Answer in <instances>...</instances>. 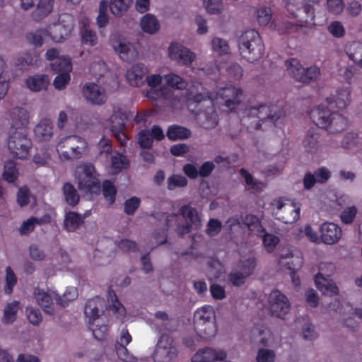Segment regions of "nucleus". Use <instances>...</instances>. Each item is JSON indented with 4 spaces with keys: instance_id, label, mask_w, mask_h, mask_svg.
<instances>
[{
    "instance_id": "28",
    "label": "nucleus",
    "mask_w": 362,
    "mask_h": 362,
    "mask_svg": "<svg viewBox=\"0 0 362 362\" xmlns=\"http://www.w3.org/2000/svg\"><path fill=\"white\" fill-rule=\"evenodd\" d=\"M192 132L189 129L178 124H173L168 127L166 136L170 141L183 140L191 136Z\"/></svg>"
},
{
    "instance_id": "40",
    "label": "nucleus",
    "mask_w": 362,
    "mask_h": 362,
    "mask_svg": "<svg viewBox=\"0 0 362 362\" xmlns=\"http://www.w3.org/2000/svg\"><path fill=\"white\" fill-rule=\"evenodd\" d=\"M239 173L245 179L246 185L253 192H260L262 190V182L254 180L252 175L247 170L240 168Z\"/></svg>"
},
{
    "instance_id": "50",
    "label": "nucleus",
    "mask_w": 362,
    "mask_h": 362,
    "mask_svg": "<svg viewBox=\"0 0 362 362\" xmlns=\"http://www.w3.org/2000/svg\"><path fill=\"white\" fill-rule=\"evenodd\" d=\"M203 3L210 14H219L223 10V0H203Z\"/></svg>"
},
{
    "instance_id": "21",
    "label": "nucleus",
    "mask_w": 362,
    "mask_h": 362,
    "mask_svg": "<svg viewBox=\"0 0 362 362\" xmlns=\"http://www.w3.org/2000/svg\"><path fill=\"white\" fill-rule=\"evenodd\" d=\"M227 356L224 350L216 351L209 347H204L199 350L192 358V362H215L223 361Z\"/></svg>"
},
{
    "instance_id": "17",
    "label": "nucleus",
    "mask_w": 362,
    "mask_h": 362,
    "mask_svg": "<svg viewBox=\"0 0 362 362\" xmlns=\"http://www.w3.org/2000/svg\"><path fill=\"white\" fill-rule=\"evenodd\" d=\"M85 98L93 105H101L107 101V95L104 89L95 83H87L83 87Z\"/></svg>"
},
{
    "instance_id": "20",
    "label": "nucleus",
    "mask_w": 362,
    "mask_h": 362,
    "mask_svg": "<svg viewBox=\"0 0 362 362\" xmlns=\"http://www.w3.org/2000/svg\"><path fill=\"white\" fill-rule=\"evenodd\" d=\"M196 115L200 126L204 129H214L218 123V117L214 105H208L204 110H199Z\"/></svg>"
},
{
    "instance_id": "30",
    "label": "nucleus",
    "mask_w": 362,
    "mask_h": 362,
    "mask_svg": "<svg viewBox=\"0 0 362 362\" xmlns=\"http://www.w3.org/2000/svg\"><path fill=\"white\" fill-rule=\"evenodd\" d=\"M36 3L37 8L32 16L35 21H39L52 11L54 0H39Z\"/></svg>"
},
{
    "instance_id": "45",
    "label": "nucleus",
    "mask_w": 362,
    "mask_h": 362,
    "mask_svg": "<svg viewBox=\"0 0 362 362\" xmlns=\"http://www.w3.org/2000/svg\"><path fill=\"white\" fill-rule=\"evenodd\" d=\"M18 310V303L16 301L7 304L4 309V313L2 321L6 324L13 322L16 318V314Z\"/></svg>"
},
{
    "instance_id": "44",
    "label": "nucleus",
    "mask_w": 362,
    "mask_h": 362,
    "mask_svg": "<svg viewBox=\"0 0 362 362\" xmlns=\"http://www.w3.org/2000/svg\"><path fill=\"white\" fill-rule=\"evenodd\" d=\"M6 63L2 57H0V100L3 99L7 93L9 80L5 74Z\"/></svg>"
},
{
    "instance_id": "61",
    "label": "nucleus",
    "mask_w": 362,
    "mask_h": 362,
    "mask_svg": "<svg viewBox=\"0 0 362 362\" xmlns=\"http://www.w3.org/2000/svg\"><path fill=\"white\" fill-rule=\"evenodd\" d=\"M247 277L240 271L231 272L228 275L229 282L235 287H240L245 283Z\"/></svg>"
},
{
    "instance_id": "35",
    "label": "nucleus",
    "mask_w": 362,
    "mask_h": 362,
    "mask_svg": "<svg viewBox=\"0 0 362 362\" xmlns=\"http://www.w3.org/2000/svg\"><path fill=\"white\" fill-rule=\"evenodd\" d=\"M141 27L144 32L153 34L160 28L157 18L151 14H146L141 21Z\"/></svg>"
},
{
    "instance_id": "62",
    "label": "nucleus",
    "mask_w": 362,
    "mask_h": 362,
    "mask_svg": "<svg viewBox=\"0 0 362 362\" xmlns=\"http://www.w3.org/2000/svg\"><path fill=\"white\" fill-rule=\"evenodd\" d=\"M26 313L27 317L31 324L34 325H37L42 322V314L38 308L28 307L26 308Z\"/></svg>"
},
{
    "instance_id": "33",
    "label": "nucleus",
    "mask_w": 362,
    "mask_h": 362,
    "mask_svg": "<svg viewBox=\"0 0 362 362\" xmlns=\"http://www.w3.org/2000/svg\"><path fill=\"white\" fill-rule=\"evenodd\" d=\"M26 85L32 91H40L47 87L49 83L47 75H35L30 76L26 79Z\"/></svg>"
},
{
    "instance_id": "19",
    "label": "nucleus",
    "mask_w": 362,
    "mask_h": 362,
    "mask_svg": "<svg viewBox=\"0 0 362 362\" xmlns=\"http://www.w3.org/2000/svg\"><path fill=\"white\" fill-rule=\"evenodd\" d=\"M320 231L322 242L328 245L338 242L342 235L341 228L338 225L330 222L322 224Z\"/></svg>"
},
{
    "instance_id": "14",
    "label": "nucleus",
    "mask_w": 362,
    "mask_h": 362,
    "mask_svg": "<svg viewBox=\"0 0 362 362\" xmlns=\"http://www.w3.org/2000/svg\"><path fill=\"white\" fill-rule=\"evenodd\" d=\"M300 206L298 203L278 202L276 217L278 220L286 224H291L296 222L300 217Z\"/></svg>"
},
{
    "instance_id": "43",
    "label": "nucleus",
    "mask_w": 362,
    "mask_h": 362,
    "mask_svg": "<svg viewBox=\"0 0 362 362\" xmlns=\"http://www.w3.org/2000/svg\"><path fill=\"white\" fill-rule=\"evenodd\" d=\"M350 59L362 67V44L353 42L347 51Z\"/></svg>"
},
{
    "instance_id": "38",
    "label": "nucleus",
    "mask_w": 362,
    "mask_h": 362,
    "mask_svg": "<svg viewBox=\"0 0 362 362\" xmlns=\"http://www.w3.org/2000/svg\"><path fill=\"white\" fill-rule=\"evenodd\" d=\"M52 69L56 73H70L72 64L69 57H60L51 63Z\"/></svg>"
},
{
    "instance_id": "23",
    "label": "nucleus",
    "mask_w": 362,
    "mask_h": 362,
    "mask_svg": "<svg viewBox=\"0 0 362 362\" xmlns=\"http://www.w3.org/2000/svg\"><path fill=\"white\" fill-rule=\"evenodd\" d=\"M11 130H25L29 123V115L23 107H16L10 113Z\"/></svg>"
},
{
    "instance_id": "27",
    "label": "nucleus",
    "mask_w": 362,
    "mask_h": 362,
    "mask_svg": "<svg viewBox=\"0 0 362 362\" xmlns=\"http://www.w3.org/2000/svg\"><path fill=\"white\" fill-rule=\"evenodd\" d=\"M35 138L38 141H49L53 135V127L49 119H42L34 129Z\"/></svg>"
},
{
    "instance_id": "2",
    "label": "nucleus",
    "mask_w": 362,
    "mask_h": 362,
    "mask_svg": "<svg viewBox=\"0 0 362 362\" xmlns=\"http://www.w3.org/2000/svg\"><path fill=\"white\" fill-rule=\"evenodd\" d=\"M330 109L327 105V107L323 105H319L311 110V119L316 126L327 129L330 134L343 132L347 127V119Z\"/></svg>"
},
{
    "instance_id": "52",
    "label": "nucleus",
    "mask_w": 362,
    "mask_h": 362,
    "mask_svg": "<svg viewBox=\"0 0 362 362\" xmlns=\"http://www.w3.org/2000/svg\"><path fill=\"white\" fill-rule=\"evenodd\" d=\"M303 143L308 152L313 153L317 151L319 148L317 134H308L304 139Z\"/></svg>"
},
{
    "instance_id": "34",
    "label": "nucleus",
    "mask_w": 362,
    "mask_h": 362,
    "mask_svg": "<svg viewBox=\"0 0 362 362\" xmlns=\"http://www.w3.org/2000/svg\"><path fill=\"white\" fill-rule=\"evenodd\" d=\"M63 194L66 202L72 207L76 206L80 200V197L74 186L66 182L63 186Z\"/></svg>"
},
{
    "instance_id": "49",
    "label": "nucleus",
    "mask_w": 362,
    "mask_h": 362,
    "mask_svg": "<svg viewBox=\"0 0 362 362\" xmlns=\"http://www.w3.org/2000/svg\"><path fill=\"white\" fill-rule=\"evenodd\" d=\"M240 272L246 277L250 276L254 272L256 267V260L255 258H248L239 262Z\"/></svg>"
},
{
    "instance_id": "32",
    "label": "nucleus",
    "mask_w": 362,
    "mask_h": 362,
    "mask_svg": "<svg viewBox=\"0 0 362 362\" xmlns=\"http://www.w3.org/2000/svg\"><path fill=\"white\" fill-rule=\"evenodd\" d=\"M83 223L81 215L74 211H69L65 215L64 228L69 232H74Z\"/></svg>"
},
{
    "instance_id": "7",
    "label": "nucleus",
    "mask_w": 362,
    "mask_h": 362,
    "mask_svg": "<svg viewBox=\"0 0 362 362\" xmlns=\"http://www.w3.org/2000/svg\"><path fill=\"white\" fill-rule=\"evenodd\" d=\"M288 74L296 81L308 84L315 81L320 74V69L316 66L305 68L300 61L296 58H291L285 61Z\"/></svg>"
},
{
    "instance_id": "37",
    "label": "nucleus",
    "mask_w": 362,
    "mask_h": 362,
    "mask_svg": "<svg viewBox=\"0 0 362 362\" xmlns=\"http://www.w3.org/2000/svg\"><path fill=\"white\" fill-rule=\"evenodd\" d=\"M243 223L246 225L251 232H256L257 235H261L264 232V228L261 224L258 217L252 214H247L243 218Z\"/></svg>"
},
{
    "instance_id": "53",
    "label": "nucleus",
    "mask_w": 362,
    "mask_h": 362,
    "mask_svg": "<svg viewBox=\"0 0 362 362\" xmlns=\"http://www.w3.org/2000/svg\"><path fill=\"white\" fill-rule=\"evenodd\" d=\"M89 328L92 330L93 335L98 340H104L107 336L108 327L107 325H95L94 322L89 324Z\"/></svg>"
},
{
    "instance_id": "4",
    "label": "nucleus",
    "mask_w": 362,
    "mask_h": 362,
    "mask_svg": "<svg viewBox=\"0 0 362 362\" xmlns=\"http://www.w3.org/2000/svg\"><path fill=\"white\" fill-rule=\"evenodd\" d=\"M215 314L213 308L204 305L194 314V325L197 334L203 338L209 339L216 334Z\"/></svg>"
},
{
    "instance_id": "11",
    "label": "nucleus",
    "mask_w": 362,
    "mask_h": 362,
    "mask_svg": "<svg viewBox=\"0 0 362 362\" xmlns=\"http://www.w3.org/2000/svg\"><path fill=\"white\" fill-rule=\"evenodd\" d=\"M81 169L78 176V188L90 193H98L100 191V182L96 176L93 164L85 163L78 167Z\"/></svg>"
},
{
    "instance_id": "60",
    "label": "nucleus",
    "mask_w": 362,
    "mask_h": 362,
    "mask_svg": "<svg viewBox=\"0 0 362 362\" xmlns=\"http://www.w3.org/2000/svg\"><path fill=\"white\" fill-rule=\"evenodd\" d=\"M139 144L143 148H151L153 144V138L148 130H141L139 134Z\"/></svg>"
},
{
    "instance_id": "42",
    "label": "nucleus",
    "mask_w": 362,
    "mask_h": 362,
    "mask_svg": "<svg viewBox=\"0 0 362 362\" xmlns=\"http://www.w3.org/2000/svg\"><path fill=\"white\" fill-rule=\"evenodd\" d=\"M131 4V0H111L110 9L115 16H121L126 12Z\"/></svg>"
},
{
    "instance_id": "3",
    "label": "nucleus",
    "mask_w": 362,
    "mask_h": 362,
    "mask_svg": "<svg viewBox=\"0 0 362 362\" xmlns=\"http://www.w3.org/2000/svg\"><path fill=\"white\" fill-rule=\"evenodd\" d=\"M241 57L249 62L261 59L264 54V45L259 33L253 29L245 30L238 40Z\"/></svg>"
},
{
    "instance_id": "29",
    "label": "nucleus",
    "mask_w": 362,
    "mask_h": 362,
    "mask_svg": "<svg viewBox=\"0 0 362 362\" xmlns=\"http://www.w3.org/2000/svg\"><path fill=\"white\" fill-rule=\"evenodd\" d=\"M35 297L38 305L47 313L52 314L53 312V296L39 288L35 290Z\"/></svg>"
},
{
    "instance_id": "26",
    "label": "nucleus",
    "mask_w": 362,
    "mask_h": 362,
    "mask_svg": "<svg viewBox=\"0 0 362 362\" xmlns=\"http://www.w3.org/2000/svg\"><path fill=\"white\" fill-rule=\"evenodd\" d=\"M104 300L99 296L89 299L85 305L84 313L88 318V323L95 322L100 316V308H103Z\"/></svg>"
},
{
    "instance_id": "39",
    "label": "nucleus",
    "mask_w": 362,
    "mask_h": 362,
    "mask_svg": "<svg viewBox=\"0 0 362 362\" xmlns=\"http://www.w3.org/2000/svg\"><path fill=\"white\" fill-rule=\"evenodd\" d=\"M2 176L3 178L9 183L16 182L18 179V170L13 161L8 160L5 162Z\"/></svg>"
},
{
    "instance_id": "54",
    "label": "nucleus",
    "mask_w": 362,
    "mask_h": 362,
    "mask_svg": "<svg viewBox=\"0 0 362 362\" xmlns=\"http://www.w3.org/2000/svg\"><path fill=\"white\" fill-rule=\"evenodd\" d=\"M187 178L182 175H173L168 179V189L174 190L177 187H184L187 185Z\"/></svg>"
},
{
    "instance_id": "5",
    "label": "nucleus",
    "mask_w": 362,
    "mask_h": 362,
    "mask_svg": "<svg viewBox=\"0 0 362 362\" xmlns=\"http://www.w3.org/2000/svg\"><path fill=\"white\" fill-rule=\"evenodd\" d=\"M334 269L335 267L332 263H321L319 266V272L315 276L314 281L317 288L323 295L332 297L339 293L338 286L330 278Z\"/></svg>"
},
{
    "instance_id": "10",
    "label": "nucleus",
    "mask_w": 362,
    "mask_h": 362,
    "mask_svg": "<svg viewBox=\"0 0 362 362\" xmlns=\"http://www.w3.org/2000/svg\"><path fill=\"white\" fill-rule=\"evenodd\" d=\"M177 354L173 338L168 334H162L153 354L154 362H171Z\"/></svg>"
},
{
    "instance_id": "6",
    "label": "nucleus",
    "mask_w": 362,
    "mask_h": 362,
    "mask_svg": "<svg viewBox=\"0 0 362 362\" xmlns=\"http://www.w3.org/2000/svg\"><path fill=\"white\" fill-rule=\"evenodd\" d=\"M86 141L76 136L71 135L62 139L57 145V151L60 156L66 160L78 159L81 158Z\"/></svg>"
},
{
    "instance_id": "36",
    "label": "nucleus",
    "mask_w": 362,
    "mask_h": 362,
    "mask_svg": "<svg viewBox=\"0 0 362 362\" xmlns=\"http://www.w3.org/2000/svg\"><path fill=\"white\" fill-rule=\"evenodd\" d=\"M103 194L108 204L112 205L115 203L117 189L115 185L110 180H105L102 184Z\"/></svg>"
},
{
    "instance_id": "16",
    "label": "nucleus",
    "mask_w": 362,
    "mask_h": 362,
    "mask_svg": "<svg viewBox=\"0 0 362 362\" xmlns=\"http://www.w3.org/2000/svg\"><path fill=\"white\" fill-rule=\"evenodd\" d=\"M218 95L224 100V105L230 110H235L241 103L243 90L233 86L221 88Z\"/></svg>"
},
{
    "instance_id": "59",
    "label": "nucleus",
    "mask_w": 362,
    "mask_h": 362,
    "mask_svg": "<svg viewBox=\"0 0 362 362\" xmlns=\"http://www.w3.org/2000/svg\"><path fill=\"white\" fill-rule=\"evenodd\" d=\"M45 31L43 30H37L34 33H28L26 35L27 40L35 47H40L43 43V37Z\"/></svg>"
},
{
    "instance_id": "55",
    "label": "nucleus",
    "mask_w": 362,
    "mask_h": 362,
    "mask_svg": "<svg viewBox=\"0 0 362 362\" xmlns=\"http://www.w3.org/2000/svg\"><path fill=\"white\" fill-rule=\"evenodd\" d=\"M358 213V209L355 206H349L344 209L341 214L340 219L345 224L352 223Z\"/></svg>"
},
{
    "instance_id": "58",
    "label": "nucleus",
    "mask_w": 362,
    "mask_h": 362,
    "mask_svg": "<svg viewBox=\"0 0 362 362\" xmlns=\"http://www.w3.org/2000/svg\"><path fill=\"white\" fill-rule=\"evenodd\" d=\"M211 44L214 51L218 52L219 54L229 52L230 47L228 42L221 38L214 37L211 41Z\"/></svg>"
},
{
    "instance_id": "47",
    "label": "nucleus",
    "mask_w": 362,
    "mask_h": 362,
    "mask_svg": "<svg viewBox=\"0 0 362 362\" xmlns=\"http://www.w3.org/2000/svg\"><path fill=\"white\" fill-rule=\"evenodd\" d=\"M111 160V167L115 173L127 168L129 165V160L125 156L122 154L112 156Z\"/></svg>"
},
{
    "instance_id": "13",
    "label": "nucleus",
    "mask_w": 362,
    "mask_h": 362,
    "mask_svg": "<svg viewBox=\"0 0 362 362\" xmlns=\"http://www.w3.org/2000/svg\"><path fill=\"white\" fill-rule=\"evenodd\" d=\"M269 304L273 316L284 318L290 310L288 298L279 290L272 291L269 296Z\"/></svg>"
},
{
    "instance_id": "24",
    "label": "nucleus",
    "mask_w": 362,
    "mask_h": 362,
    "mask_svg": "<svg viewBox=\"0 0 362 362\" xmlns=\"http://www.w3.org/2000/svg\"><path fill=\"white\" fill-rule=\"evenodd\" d=\"M351 90L349 88L338 90L334 98H327V105L330 108L336 107L338 110L345 109L350 103Z\"/></svg>"
},
{
    "instance_id": "8",
    "label": "nucleus",
    "mask_w": 362,
    "mask_h": 362,
    "mask_svg": "<svg viewBox=\"0 0 362 362\" xmlns=\"http://www.w3.org/2000/svg\"><path fill=\"white\" fill-rule=\"evenodd\" d=\"M8 148L14 157L25 159L32 147V141L28 137V131L11 130L8 139Z\"/></svg>"
},
{
    "instance_id": "64",
    "label": "nucleus",
    "mask_w": 362,
    "mask_h": 362,
    "mask_svg": "<svg viewBox=\"0 0 362 362\" xmlns=\"http://www.w3.org/2000/svg\"><path fill=\"white\" fill-rule=\"evenodd\" d=\"M275 354L274 351L260 349L257 356V362H274Z\"/></svg>"
},
{
    "instance_id": "22",
    "label": "nucleus",
    "mask_w": 362,
    "mask_h": 362,
    "mask_svg": "<svg viewBox=\"0 0 362 362\" xmlns=\"http://www.w3.org/2000/svg\"><path fill=\"white\" fill-rule=\"evenodd\" d=\"M148 71V68L144 64H136L127 70L126 78L132 86L139 87L144 83Z\"/></svg>"
},
{
    "instance_id": "9",
    "label": "nucleus",
    "mask_w": 362,
    "mask_h": 362,
    "mask_svg": "<svg viewBox=\"0 0 362 362\" xmlns=\"http://www.w3.org/2000/svg\"><path fill=\"white\" fill-rule=\"evenodd\" d=\"M247 116L259 119L255 129H259L262 125L260 122H264V120H269L276 126L278 121L284 117L285 112L282 108H280L276 105L268 106L261 104L258 106H252L248 109Z\"/></svg>"
},
{
    "instance_id": "25",
    "label": "nucleus",
    "mask_w": 362,
    "mask_h": 362,
    "mask_svg": "<svg viewBox=\"0 0 362 362\" xmlns=\"http://www.w3.org/2000/svg\"><path fill=\"white\" fill-rule=\"evenodd\" d=\"M111 43L122 60L128 62L132 61L134 57V52L132 50V45L130 42H127L124 39L115 40L114 38H112Z\"/></svg>"
},
{
    "instance_id": "63",
    "label": "nucleus",
    "mask_w": 362,
    "mask_h": 362,
    "mask_svg": "<svg viewBox=\"0 0 362 362\" xmlns=\"http://www.w3.org/2000/svg\"><path fill=\"white\" fill-rule=\"evenodd\" d=\"M327 30L332 36L337 38L342 37L345 34V30L339 21H333L327 27Z\"/></svg>"
},
{
    "instance_id": "18",
    "label": "nucleus",
    "mask_w": 362,
    "mask_h": 362,
    "mask_svg": "<svg viewBox=\"0 0 362 362\" xmlns=\"http://www.w3.org/2000/svg\"><path fill=\"white\" fill-rule=\"evenodd\" d=\"M168 51L170 59L182 64H190L195 59L192 52L178 42H172Z\"/></svg>"
},
{
    "instance_id": "57",
    "label": "nucleus",
    "mask_w": 362,
    "mask_h": 362,
    "mask_svg": "<svg viewBox=\"0 0 362 362\" xmlns=\"http://www.w3.org/2000/svg\"><path fill=\"white\" fill-rule=\"evenodd\" d=\"M272 10L270 8L262 7L257 11V22L261 26H266L272 20Z\"/></svg>"
},
{
    "instance_id": "56",
    "label": "nucleus",
    "mask_w": 362,
    "mask_h": 362,
    "mask_svg": "<svg viewBox=\"0 0 362 362\" xmlns=\"http://www.w3.org/2000/svg\"><path fill=\"white\" fill-rule=\"evenodd\" d=\"M141 200L136 197L127 199L124 203V211L127 215L132 216L140 206Z\"/></svg>"
},
{
    "instance_id": "12",
    "label": "nucleus",
    "mask_w": 362,
    "mask_h": 362,
    "mask_svg": "<svg viewBox=\"0 0 362 362\" xmlns=\"http://www.w3.org/2000/svg\"><path fill=\"white\" fill-rule=\"evenodd\" d=\"M132 117L131 112H123L120 110L115 111L110 118V129L122 146H126L128 137L124 132L125 121Z\"/></svg>"
},
{
    "instance_id": "46",
    "label": "nucleus",
    "mask_w": 362,
    "mask_h": 362,
    "mask_svg": "<svg viewBox=\"0 0 362 362\" xmlns=\"http://www.w3.org/2000/svg\"><path fill=\"white\" fill-rule=\"evenodd\" d=\"M78 296V291L75 287H71L66 289L64 292L63 297L61 298L58 295H55L54 299L57 304L61 305L63 307H66L67 302L75 300Z\"/></svg>"
},
{
    "instance_id": "1",
    "label": "nucleus",
    "mask_w": 362,
    "mask_h": 362,
    "mask_svg": "<svg viewBox=\"0 0 362 362\" xmlns=\"http://www.w3.org/2000/svg\"><path fill=\"white\" fill-rule=\"evenodd\" d=\"M305 4L301 8H298L296 13L291 15L297 19L298 23L286 21L282 22L279 30L283 34L295 33L298 36L305 35L308 33V25H315L314 14V4L320 2L321 0H305Z\"/></svg>"
},
{
    "instance_id": "41",
    "label": "nucleus",
    "mask_w": 362,
    "mask_h": 362,
    "mask_svg": "<svg viewBox=\"0 0 362 362\" xmlns=\"http://www.w3.org/2000/svg\"><path fill=\"white\" fill-rule=\"evenodd\" d=\"M18 279L12 268L8 266L6 268L5 284L4 291L6 294H11L16 286Z\"/></svg>"
},
{
    "instance_id": "31",
    "label": "nucleus",
    "mask_w": 362,
    "mask_h": 362,
    "mask_svg": "<svg viewBox=\"0 0 362 362\" xmlns=\"http://www.w3.org/2000/svg\"><path fill=\"white\" fill-rule=\"evenodd\" d=\"M187 101L188 105L192 104L199 105L202 102H207L209 105H212L213 100L211 99L209 93L194 91L192 88H189L187 92Z\"/></svg>"
},
{
    "instance_id": "15",
    "label": "nucleus",
    "mask_w": 362,
    "mask_h": 362,
    "mask_svg": "<svg viewBox=\"0 0 362 362\" xmlns=\"http://www.w3.org/2000/svg\"><path fill=\"white\" fill-rule=\"evenodd\" d=\"M180 212L185 221V223L177 226L178 233L180 236H183L189 233L193 226L197 228L200 225L201 220L198 216L196 209L190 206L189 205H184L180 209Z\"/></svg>"
},
{
    "instance_id": "51",
    "label": "nucleus",
    "mask_w": 362,
    "mask_h": 362,
    "mask_svg": "<svg viewBox=\"0 0 362 362\" xmlns=\"http://www.w3.org/2000/svg\"><path fill=\"white\" fill-rule=\"evenodd\" d=\"M260 235L263 236V244L269 252H272L279 242V238L273 234L266 233L264 230Z\"/></svg>"
},
{
    "instance_id": "48",
    "label": "nucleus",
    "mask_w": 362,
    "mask_h": 362,
    "mask_svg": "<svg viewBox=\"0 0 362 362\" xmlns=\"http://www.w3.org/2000/svg\"><path fill=\"white\" fill-rule=\"evenodd\" d=\"M165 79L168 86L176 89H185L187 85V82L182 78L175 74L165 75Z\"/></svg>"
}]
</instances>
